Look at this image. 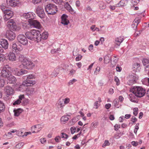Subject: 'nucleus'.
<instances>
[{
	"label": "nucleus",
	"mask_w": 149,
	"mask_h": 149,
	"mask_svg": "<svg viewBox=\"0 0 149 149\" xmlns=\"http://www.w3.org/2000/svg\"><path fill=\"white\" fill-rule=\"evenodd\" d=\"M27 58L24 57V56L22 54H19V55L18 60L23 65L24 63L25 62Z\"/></svg>",
	"instance_id": "28"
},
{
	"label": "nucleus",
	"mask_w": 149,
	"mask_h": 149,
	"mask_svg": "<svg viewBox=\"0 0 149 149\" xmlns=\"http://www.w3.org/2000/svg\"><path fill=\"white\" fill-rule=\"evenodd\" d=\"M97 125V123H93L91 124V128H94L96 127Z\"/></svg>",
	"instance_id": "61"
},
{
	"label": "nucleus",
	"mask_w": 149,
	"mask_h": 149,
	"mask_svg": "<svg viewBox=\"0 0 149 149\" xmlns=\"http://www.w3.org/2000/svg\"><path fill=\"white\" fill-rule=\"evenodd\" d=\"M68 17L67 15L65 14H63L62 15L61 17V24L64 25H68V24L69 21L67 19Z\"/></svg>",
	"instance_id": "18"
},
{
	"label": "nucleus",
	"mask_w": 149,
	"mask_h": 149,
	"mask_svg": "<svg viewBox=\"0 0 149 149\" xmlns=\"http://www.w3.org/2000/svg\"><path fill=\"white\" fill-rule=\"evenodd\" d=\"M142 63L143 64L146 66V68H149V60L148 59L145 58L143 60Z\"/></svg>",
	"instance_id": "32"
},
{
	"label": "nucleus",
	"mask_w": 149,
	"mask_h": 149,
	"mask_svg": "<svg viewBox=\"0 0 149 149\" xmlns=\"http://www.w3.org/2000/svg\"><path fill=\"white\" fill-rule=\"evenodd\" d=\"M109 143L107 140H105L104 143L102 145V146L104 148L106 146H109Z\"/></svg>",
	"instance_id": "44"
},
{
	"label": "nucleus",
	"mask_w": 149,
	"mask_h": 149,
	"mask_svg": "<svg viewBox=\"0 0 149 149\" xmlns=\"http://www.w3.org/2000/svg\"><path fill=\"white\" fill-rule=\"evenodd\" d=\"M70 101V99L69 98L67 97L64 100H63V102H64V104H68Z\"/></svg>",
	"instance_id": "43"
},
{
	"label": "nucleus",
	"mask_w": 149,
	"mask_h": 149,
	"mask_svg": "<svg viewBox=\"0 0 149 149\" xmlns=\"http://www.w3.org/2000/svg\"><path fill=\"white\" fill-rule=\"evenodd\" d=\"M6 36L9 40H12L15 38L16 35L11 30H8L6 32Z\"/></svg>",
	"instance_id": "12"
},
{
	"label": "nucleus",
	"mask_w": 149,
	"mask_h": 149,
	"mask_svg": "<svg viewBox=\"0 0 149 149\" xmlns=\"http://www.w3.org/2000/svg\"><path fill=\"white\" fill-rule=\"evenodd\" d=\"M76 80L75 79H73L72 80H71L69 82V85H72V84L74 82L76 81Z\"/></svg>",
	"instance_id": "57"
},
{
	"label": "nucleus",
	"mask_w": 149,
	"mask_h": 149,
	"mask_svg": "<svg viewBox=\"0 0 149 149\" xmlns=\"http://www.w3.org/2000/svg\"><path fill=\"white\" fill-rule=\"evenodd\" d=\"M0 45L2 47L6 49L8 48V43L7 41L5 39H2L0 42Z\"/></svg>",
	"instance_id": "23"
},
{
	"label": "nucleus",
	"mask_w": 149,
	"mask_h": 149,
	"mask_svg": "<svg viewBox=\"0 0 149 149\" xmlns=\"http://www.w3.org/2000/svg\"><path fill=\"white\" fill-rule=\"evenodd\" d=\"M11 69L8 65H5L1 70V76L3 77L6 78L11 74Z\"/></svg>",
	"instance_id": "4"
},
{
	"label": "nucleus",
	"mask_w": 149,
	"mask_h": 149,
	"mask_svg": "<svg viewBox=\"0 0 149 149\" xmlns=\"http://www.w3.org/2000/svg\"><path fill=\"white\" fill-rule=\"evenodd\" d=\"M24 144L23 143H21L16 145L15 146V148L19 149L23 146Z\"/></svg>",
	"instance_id": "40"
},
{
	"label": "nucleus",
	"mask_w": 149,
	"mask_h": 149,
	"mask_svg": "<svg viewBox=\"0 0 149 149\" xmlns=\"http://www.w3.org/2000/svg\"><path fill=\"white\" fill-rule=\"evenodd\" d=\"M39 35H38V40H41V39H46L48 37V33L47 32L45 31L43 32L41 34L40 32H39Z\"/></svg>",
	"instance_id": "19"
},
{
	"label": "nucleus",
	"mask_w": 149,
	"mask_h": 149,
	"mask_svg": "<svg viewBox=\"0 0 149 149\" xmlns=\"http://www.w3.org/2000/svg\"><path fill=\"white\" fill-rule=\"evenodd\" d=\"M82 56L80 54H78L76 58V61H79L82 58Z\"/></svg>",
	"instance_id": "52"
},
{
	"label": "nucleus",
	"mask_w": 149,
	"mask_h": 149,
	"mask_svg": "<svg viewBox=\"0 0 149 149\" xmlns=\"http://www.w3.org/2000/svg\"><path fill=\"white\" fill-rule=\"evenodd\" d=\"M29 23L32 27L38 29H40L41 27V25L40 23L36 20L32 19V20H29Z\"/></svg>",
	"instance_id": "10"
},
{
	"label": "nucleus",
	"mask_w": 149,
	"mask_h": 149,
	"mask_svg": "<svg viewBox=\"0 0 149 149\" xmlns=\"http://www.w3.org/2000/svg\"><path fill=\"white\" fill-rule=\"evenodd\" d=\"M12 49L13 51L17 52L22 51V46L19 45H17L16 43H13L12 45Z\"/></svg>",
	"instance_id": "13"
},
{
	"label": "nucleus",
	"mask_w": 149,
	"mask_h": 149,
	"mask_svg": "<svg viewBox=\"0 0 149 149\" xmlns=\"http://www.w3.org/2000/svg\"><path fill=\"white\" fill-rule=\"evenodd\" d=\"M138 109L137 108H135L134 109L133 114L135 116H136L138 113Z\"/></svg>",
	"instance_id": "47"
},
{
	"label": "nucleus",
	"mask_w": 149,
	"mask_h": 149,
	"mask_svg": "<svg viewBox=\"0 0 149 149\" xmlns=\"http://www.w3.org/2000/svg\"><path fill=\"white\" fill-rule=\"evenodd\" d=\"M23 65L28 69H32L34 66L35 64L32 61L29 60L27 59L26 61L24 63Z\"/></svg>",
	"instance_id": "11"
},
{
	"label": "nucleus",
	"mask_w": 149,
	"mask_h": 149,
	"mask_svg": "<svg viewBox=\"0 0 149 149\" xmlns=\"http://www.w3.org/2000/svg\"><path fill=\"white\" fill-rule=\"evenodd\" d=\"M21 103V100H19L18 99L17 100L15 101L13 104L14 105H18Z\"/></svg>",
	"instance_id": "49"
},
{
	"label": "nucleus",
	"mask_w": 149,
	"mask_h": 149,
	"mask_svg": "<svg viewBox=\"0 0 149 149\" xmlns=\"http://www.w3.org/2000/svg\"><path fill=\"white\" fill-rule=\"evenodd\" d=\"M111 60V57L109 56H105L104 58V61L105 63L107 64Z\"/></svg>",
	"instance_id": "35"
},
{
	"label": "nucleus",
	"mask_w": 149,
	"mask_h": 149,
	"mask_svg": "<svg viewBox=\"0 0 149 149\" xmlns=\"http://www.w3.org/2000/svg\"><path fill=\"white\" fill-rule=\"evenodd\" d=\"M41 0H33V2L34 4H36L41 2Z\"/></svg>",
	"instance_id": "58"
},
{
	"label": "nucleus",
	"mask_w": 149,
	"mask_h": 149,
	"mask_svg": "<svg viewBox=\"0 0 149 149\" xmlns=\"http://www.w3.org/2000/svg\"><path fill=\"white\" fill-rule=\"evenodd\" d=\"M27 25H28V24H27L26 23L23 24L22 25L23 28L24 29H27L28 27Z\"/></svg>",
	"instance_id": "64"
},
{
	"label": "nucleus",
	"mask_w": 149,
	"mask_h": 149,
	"mask_svg": "<svg viewBox=\"0 0 149 149\" xmlns=\"http://www.w3.org/2000/svg\"><path fill=\"white\" fill-rule=\"evenodd\" d=\"M68 118L66 116H62L61 119V123L62 124H64L65 122L68 120Z\"/></svg>",
	"instance_id": "36"
},
{
	"label": "nucleus",
	"mask_w": 149,
	"mask_h": 149,
	"mask_svg": "<svg viewBox=\"0 0 149 149\" xmlns=\"http://www.w3.org/2000/svg\"><path fill=\"white\" fill-rule=\"evenodd\" d=\"M61 136L62 138L65 139H67L68 137V136L64 132H62L61 133Z\"/></svg>",
	"instance_id": "42"
},
{
	"label": "nucleus",
	"mask_w": 149,
	"mask_h": 149,
	"mask_svg": "<svg viewBox=\"0 0 149 149\" xmlns=\"http://www.w3.org/2000/svg\"><path fill=\"white\" fill-rule=\"evenodd\" d=\"M66 4H67L69 6H70V8L69 9V10L70 12H71V13H74V10L72 9V8H71V6H70L69 4L68 3V2L66 3Z\"/></svg>",
	"instance_id": "48"
},
{
	"label": "nucleus",
	"mask_w": 149,
	"mask_h": 149,
	"mask_svg": "<svg viewBox=\"0 0 149 149\" xmlns=\"http://www.w3.org/2000/svg\"><path fill=\"white\" fill-rule=\"evenodd\" d=\"M5 59V56L4 55H3L2 54L0 56V62L1 61H3Z\"/></svg>",
	"instance_id": "53"
},
{
	"label": "nucleus",
	"mask_w": 149,
	"mask_h": 149,
	"mask_svg": "<svg viewBox=\"0 0 149 149\" xmlns=\"http://www.w3.org/2000/svg\"><path fill=\"white\" fill-rule=\"evenodd\" d=\"M42 128L41 125H38L32 126L31 130L33 133H37L40 131Z\"/></svg>",
	"instance_id": "21"
},
{
	"label": "nucleus",
	"mask_w": 149,
	"mask_h": 149,
	"mask_svg": "<svg viewBox=\"0 0 149 149\" xmlns=\"http://www.w3.org/2000/svg\"><path fill=\"white\" fill-rule=\"evenodd\" d=\"M17 40L19 42L23 45H26L28 44L27 39L24 35L20 34L18 35L17 37Z\"/></svg>",
	"instance_id": "8"
},
{
	"label": "nucleus",
	"mask_w": 149,
	"mask_h": 149,
	"mask_svg": "<svg viewBox=\"0 0 149 149\" xmlns=\"http://www.w3.org/2000/svg\"><path fill=\"white\" fill-rule=\"evenodd\" d=\"M27 71L25 70L21 69L19 71H18L17 72H16L15 73V74L16 75L20 76V75L26 74L27 73Z\"/></svg>",
	"instance_id": "30"
},
{
	"label": "nucleus",
	"mask_w": 149,
	"mask_h": 149,
	"mask_svg": "<svg viewBox=\"0 0 149 149\" xmlns=\"http://www.w3.org/2000/svg\"><path fill=\"white\" fill-rule=\"evenodd\" d=\"M100 67H97L95 69V70L94 71V73L95 74H97V71L98 72H99L100 71Z\"/></svg>",
	"instance_id": "54"
},
{
	"label": "nucleus",
	"mask_w": 149,
	"mask_h": 149,
	"mask_svg": "<svg viewBox=\"0 0 149 149\" xmlns=\"http://www.w3.org/2000/svg\"><path fill=\"white\" fill-rule=\"evenodd\" d=\"M114 81L116 82V84L117 85H118L120 84V81L118 78L116 77H115L114 78Z\"/></svg>",
	"instance_id": "50"
},
{
	"label": "nucleus",
	"mask_w": 149,
	"mask_h": 149,
	"mask_svg": "<svg viewBox=\"0 0 149 149\" xmlns=\"http://www.w3.org/2000/svg\"><path fill=\"white\" fill-rule=\"evenodd\" d=\"M123 40V38L121 37H119L116 38L115 42L116 45L118 46H119Z\"/></svg>",
	"instance_id": "29"
},
{
	"label": "nucleus",
	"mask_w": 149,
	"mask_h": 149,
	"mask_svg": "<svg viewBox=\"0 0 149 149\" xmlns=\"http://www.w3.org/2000/svg\"><path fill=\"white\" fill-rule=\"evenodd\" d=\"M140 21V19L138 18H136L135 19L132 25V27L134 30H135L136 29L137 25Z\"/></svg>",
	"instance_id": "24"
},
{
	"label": "nucleus",
	"mask_w": 149,
	"mask_h": 149,
	"mask_svg": "<svg viewBox=\"0 0 149 149\" xmlns=\"http://www.w3.org/2000/svg\"><path fill=\"white\" fill-rule=\"evenodd\" d=\"M35 78L34 75L33 74H31L28 75L27 77V79H33Z\"/></svg>",
	"instance_id": "46"
},
{
	"label": "nucleus",
	"mask_w": 149,
	"mask_h": 149,
	"mask_svg": "<svg viewBox=\"0 0 149 149\" xmlns=\"http://www.w3.org/2000/svg\"><path fill=\"white\" fill-rule=\"evenodd\" d=\"M36 13L37 15L41 19L45 18V14L43 8L40 6H38L36 10Z\"/></svg>",
	"instance_id": "7"
},
{
	"label": "nucleus",
	"mask_w": 149,
	"mask_h": 149,
	"mask_svg": "<svg viewBox=\"0 0 149 149\" xmlns=\"http://www.w3.org/2000/svg\"><path fill=\"white\" fill-rule=\"evenodd\" d=\"M26 37L31 40H33L36 38L38 40V35H39V31L36 30H33L29 31L26 32L25 33Z\"/></svg>",
	"instance_id": "2"
},
{
	"label": "nucleus",
	"mask_w": 149,
	"mask_h": 149,
	"mask_svg": "<svg viewBox=\"0 0 149 149\" xmlns=\"http://www.w3.org/2000/svg\"><path fill=\"white\" fill-rule=\"evenodd\" d=\"M8 4L12 7H15L19 3L18 0H7Z\"/></svg>",
	"instance_id": "22"
},
{
	"label": "nucleus",
	"mask_w": 149,
	"mask_h": 149,
	"mask_svg": "<svg viewBox=\"0 0 149 149\" xmlns=\"http://www.w3.org/2000/svg\"><path fill=\"white\" fill-rule=\"evenodd\" d=\"M58 73V70L57 69H55L52 73V75L54 76H56Z\"/></svg>",
	"instance_id": "41"
},
{
	"label": "nucleus",
	"mask_w": 149,
	"mask_h": 149,
	"mask_svg": "<svg viewBox=\"0 0 149 149\" xmlns=\"http://www.w3.org/2000/svg\"><path fill=\"white\" fill-rule=\"evenodd\" d=\"M115 130H117L120 127V125H119L116 124L114 126Z\"/></svg>",
	"instance_id": "60"
},
{
	"label": "nucleus",
	"mask_w": 149,
	"mask_h": 149,
	"mask_svg": "<svg viewBox=\"0 0 149 149\" xmlns=\"http://www.w3.org/2000/svg\"><path fill=\"white\" fill-rule=\"evenodd\" d=\"M5 107L4 103L1 101H0V112L3 111Z\"/></svg>",
	"instance_id": "38"
},
{
	"label": "nucleus",
	"mask_w": 149,
	"mask_h": 149,
	"mask_svg": "<svg viewBox=\"0 0 149 149\" xmlns=\"http://www.w3.org/2000/svg\"><path fill=\"white\" fill-rule=\"evenodd\" d=\"M137 120V119L134 116H133L131 119V121L133 123L136 122Z\"/></svg>",
	"instance_id": "55"
},
{
	"label": "nucleus",
	"mask_w": 149,
	"mask_h": 149,
	"mask_svg": "<svg viewBox=\"0 0 149 149\" xmlns=\"http://www.w3.org/2000/svg\"><path fill=\"white\" fill-rule=\"evenodd\" d=\"M7 83L10 84H15L16 82V79L15 77L11 74L7 78Z\"/></svg>",
	"instance_id": "20"
},
{
	"label": "nucleus",
	"mask_w": 149,
	"mask_h": 149,
	"mask_svg": "<svg viewBox=\"0 0 149 149\" xmlns=\"http://www.w3.org/2000/svg\"><path fill=\"white\" fill-rule=\"evenodd\" d=\"M131 91L136 96L139 97L143 96L146 93L145 90L140 86H134Z\"/></svg>",
	"instance_id": "1"
},
{
	"label": "nucleus",
	"mask_w": 149,
	"mask_h": 149,
	"mask_svg": "<svg viewBox=\"0 0 149 149\" xmlns=\"http://www.w3.org/2000/svg\"><path fill=\"white\" fill-rule=\"evenodd\" d=\"M35 81L31 80L28 79L23 81L21 85L19 88V90L21 91L22 89H24L25 86H31L35 84Z\"/></svg>",
	"instance_id": "6"
},
{
	"label": "nucleus",
	"mask_w": 149,
	"mask_h": 149,
	"mask_svg": "<svg viewBox=\"0 0 149 149\" xmlns=\"http://www.w3.org/2000/svg\"><path fill=\"white\" fill-rule=\"evenodd\" d=\"M22 17L25 19L29 20H32L34 18V16L32 13L31 12H28L23 14Z\"/></svg>",
	"instance_id": "17"
},
{
	"label": "nucleus",
	"mask_w": 149,
	"mask_h": 149,
	"mask_svg": "<svg viewBox=\"0 0 149 149\" xmlns=\"http://www.w3.org/2000/svg\"><path fill=\"white\" fill-rule=\"evenodd\" d=\"M7 23L8 24V26L11 27H13L14 29L16 31H18L20 29V28L17 27L15 26V22L12 19H10L8 21Z\"/></svg>",
	"instance_id": "14"
},
{
	"label": "nucleus",
	"mask_w": 149,
	"mask_h": 149,
	"mask_svg": "<svg viewBox=\"0 0 149 149\" xmlns=\"http://www.w3.org/2000/svg\"><path fill=\"white\" fill-rule=\"evenodd\" d=\"M4 91L6 94L8 95H11L13 93V89L9 86H7L5 87Z\"/></svg>",
	"instance_id": "16"
},
{
	"label": "nucleus",
	"mask_w": 149,
	"mask_h": 149,
	"mask_svg": "<svg viewBox=\"0 0 149 149\" xmlns=\"http://www.w3.org/2000/svg\"><path fill=\"white\" fill-rule=\"evenodd\" d=\"M6 81L4 79H0V87L1 88L3 87L5 84Z\"/></svg>",
	"instance_id": "39"
},
{
	"label": "nucleus",
	"mask_w": 149,
	"mask_h": 149,
	"mask_svg": "<svg viewBox=\"0 0 149 149\" xmlns=\"http://www.w3.org/2000/svg\"><path fill=\"white\" fill-rule=\"evenodd\" d=\"M34 93V89L33 88H27L26 90V94L28 96L33 95Z\"/></svg>",
	"instance_id": "27"
},
{
	"label": "nucleus",
	"mask_w": 149,
	"mask_h": 149,
	"mask_svg": "<svg viewBox=\"0 0 149 149\" xmlns=\"http://www.w3.org/2000/svg\"><path fill=\"white\" fill-rule=\"evenodd\" d=\"M139 0H132V3L134 5H136L139 3Z\"/></svg>",
	"instance_id": "45"
},
{
	"label": "nucleus",
	"mask_w": 149,
	"mask_h": 149,
	"mask_svg": "<svg viewBox=\"0 0 149 149\" xmlns=\"http://www.w3.org/2000/svg\"><path fill=\"white\" fill-rule=\"evenodd\" d=\"M8 58L11 61H16V56L15 54L12 52H10L8 54Z\"/></svg>",
	"instance_id": "26"
},
{
	"label": "nucleus",
	"mask_w": 149,
	"mask_h": 149,
	"mask_svg": "<svg viewBox=\"0 0 149 149\" xmlns=\"http://www.w3.org/2000/svg\"><path fill=\"white\" fill-rule=\"evenodd\" d=\"M61 139V138L59 136H56L55 138V140L56 142H58L59 140Z\"/></svg>",
	"instance_id": "63"
},
{
	"label": "nucleus",
	"mask_w": 149,
	"mask_h": 149,
	"mask_svg": "<svg viewBox=\"0 0 149 149\" xmlns=\"http://www.w3.org/2000/svg\"><path fill=\"white\" fill-rule=\"evenodd\" d=\"M4 14V15L3 16V18L5 21H7L10 19L13 15V12L10 10H5Z\"/></svg>",
	"instance_id": "9"
},
{
	"label": "nucleus",
	"mask_w": 149,
	"mask_h": 149,
	"mask_svg": "<svg viewBox=\"0 0 149 149\" xmlns=\"http://www.w3.org/2000/svg\"><path fill=\"white\" fill-rule=\"evenodd\" d=\"M45 10L48 14L53 15L57 12L56 6L54 4H49L45 7Z\"/></svg>",
	"instance_id": "3"
},
{
	"label": "nucleus",
	"mask_w": 149,
	"mask_h": 149,
	"mask_svg": "<svg viewBox=\"0 0 149 149\" xmlns=\"http://www.w3.org/2000/svg\"><path fill=\"white\" fill-rule=\"evenodd\" d=\"M140 66V64L137 63H134L133 65V70L134 72H136V70L139 68Z\"/></svg>",
	"instance_id": "33"
},
{
	"label": "nucleus",
	"mask_w": 149,
	"mask_h": 149,
	"mask_svg": "<svg viewBox=\"0 0 149 149\" xmlns=\"http://www.w3.org/2000/svg\"><path fill=\"white\" fill-rule=\"evenodd\" d=\"M138 78V76L135 73L131 72L127 77V84L129 85H132L136 83Z\"/></svg>",
	"instance_id": "5"
},
{
	"label": "nucleus",
	"mask_w": 149,
	"mask_h": 149,
	"mask_svg": "<svg viewBox=\"0 0 149 149\" xmlns=\"http://www.w3.org/2000/svg\"><path fill=\"white\" fill-rule=\"evenodd\" d=\"M128 0H121L116 5V7H122L126 6L127 4Z\"/></svg>",
	"instance_id": "25"
},
{
	"label": "nucleus",
	"mask_w": 149,
	"mask_h": 149,
	"mask_svg": "<svg viewBox=\"0 0 149 149\" xmlns=\"http://www.w3.org/2000/svg\"><path fill=\"white\" fill-rule=\"evenodd\" d=\"M119 101L117 99H115L113 101L114 106L117 108H119L121 107V105L119 104Z\"/></svg>",
	"instance_id": "34"
},
{
	"label": "nucleus",
	"mask_w": 149,
	"mask_h": 149,
	"mask_svg": "<svg viewBox=\"0 0 149 149\" xmlns=\"http://www.w3.org/2000/svg\"><path fill=\"white\" fill-rule=\"evenodd\" d=\"M13 111L14 113V116H18L22 112V109H21L19 108L16 109H14Z\"/></svg>",
	"instance_id": "31"
},
{
	"label": "nucleus",
	"mask_w": 149,
	"mask_h": 149,
	"mask_svg": "<svg viewBox=\"0 0 149 149\" xmlns=\"http://www.w3.org/2000/svg\"><path fill=\"white\" fill-rule=\"evenodd\" d=\"M131 143L133 146H136L138 145V143L137 141H133L131 142Z\"/></svg>",
	"instance_id": "56"
},
{
	"label": "nucleus",
	"mask_w": 149,
	"mask_h": 149,
	"mask_svg": "<svg viewBox=\"0 0 149 149\" xmlns=\"http://www.w3.org/2000/svg\"><path fill=\"white\" fill-rule=\"evenodd\" d=\"M63 99H59L56 104V108L58 110L62 109L64 106L63 103Z\"/></svg>",
	"instance_id": "15"
},
{
	"label": "nucleus",
	"mask_w": 149,
	"mask_h": 149,
	"mask_svg": "<svg viewBox=\"0 0 149 149\" xmlns=\"http://www.w3.org/2000/svg\"><path fill=\"white\" fill-rule=\"evenodd\" d=\"M57 3L59 4H61L62 2H65L66 0H56Z\"/></svg>",
	"instance_id": "62"
},
{
	"label": "nucleus",
	"mask_w": 149,
	"mask_h": 149,
	"mask_svg": "<svg viewBox=\"0 0 149 149\" xmlns=\"http://www.w3.org/2000/svg\"><path fill=\"white\" fill-rule=\"evenodd\" d=\"M70 130L72 134H73L76 132V128L74 127H71L70 128Z\"/></svg>",
	"instance_id": "51"
},
{
	"label": "nucleus",
	"mask_w": 149,
	"mask_h": 149,
	"mask_svg": "<svg viewBox=\"0 0 149 149\" xmlns=\"http://www.w3.org/2000/svg\"><path fill=\"white\" fill-rule=\"evenodd\" d=\"M106 8V5L104 2H100L99 4V8L101 10L104 9Z\"/></svg>",
	"instance_id": "37"
},
{
	"label": "nucleus",
	"mask_w": 149,
	"mask_h": 149,
	"mask_svg": "<svg viewBox=\"0 0 149 149\" xmlns=\"http://www.w3.org/2000/svg\"><path fill=\"white\" fill-rule=\"evenodd\" d=\"M116 69L117 71L120 72L122 68L120 67L118 65L116 67Z\"/></svg>",
	"instance_id": "59"
}]
</instances>
